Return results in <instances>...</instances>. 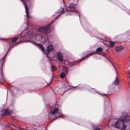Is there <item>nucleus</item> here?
<instances>
[{
  "mask_svg": "<svg viewBox=\"0 0 130 130\" xmlns=\"http://www.w3.org/2000/svg\"><path fill=\"white\" fill-rule=\"evenodd\" d=\"M111 121L114 122L112 124L113 126L122 130H124L126 127V123L128 122H130V117L128 116L127 112H124L122 113V116L118 120L112 119Z\"/></svg>",
  "mask_w": 130,
  "mask_h": 130,
  "instance_id": "1",
  "label": "nucleus"
},
{
  "mask_svg": "<svg viewBox=\"0 0 130 130\" xmlns=\"http://www.w3.org/2000/svg\"><path fill=\"white\" fill-rule=\"evenodd\" d=\"M31 42H32V43L35 44L37 46L40 48L41 49V50L44 53H45V54L46 55V56L47 57H48L47 54L50 52L53 51V45L52 44L49 45L47 46L46 52L45 51V49L42 45L39 44H36L32 41H31Z\"/></svg>",
  "mask_w": 130,
  "mask_h": 130,
  "instance_id": "2",
  "label": "nucleus"
},
{
  "mask_svg": "<svg viewBox=\"0 0 130 130\" xmlns=\"http://www.w3.org/2000/svg\"><path fill=\"white\" fill-rule=\"evenodd\" d=\"M49 115L50 116V118H52V117H55V118L53 119V120H54L56 118H59L61 117L62 113L58 108L55 107L53 109L52 111L49 113Z\"/></svg>",
  "mask_w": 130,
  "mask_h": 130,
  "instance_id": "3",
  "label": "nucleus"
},
{
  "mask_svg": "<svg viewBox=\"0 0 130 130\" xmlns=\"http://www.w3.org/2000/svg\"><path fill=\"white\" fill-rule=\"evenodd\" d=\"M25 36H22L21 37L20 39V41L18 43H16L15 44L13 45L11 47L10 46V45H11V44H13V42H15L18 39V38L17 37H13L10 39L9 41V44L10 45L9 48L8 50L7 51V52H8L10 50L11 48L15 46V45H17L19 43H20L22 42H23L24 41L23 40L25 38Z\"/></svg>",
  "mask_w": 130,
  "mask_h": 130,
  "instance_id": "4",
  "label": "nucleus"
},
{
  "mask_svg": "<svg viewBox=\"0 0 130 130\" xmlns=\"http://www.w3.org/2000/svg\"><path fill=\"white\" fill-rule=\"evenodd\" d=\"M35 35L36 36L34 37V38L32 39L35 40L39 41L43 43L47 40V35H46L45 36H43L40 34H37V35Z\"/></svg>",
  "mask_w": 130,
  "mask_h": 130,
  "instance_id": "5",
  "label": "nucleus"
},
{
  "mask_svg": "<svg viewBox=\"0 0 130 130\" xmlns=\"http://www.w3.org/2000/svg\"><path fill=\"white\" fill-rule=\"evenodd\" d=\"M50 25L44 27H41L39 28L38 30L40 32L46 34L49 32Z\"/></svg>",
  "mask_w": 130,
  "mask_h": 130,
  "instance_id": "6",
  "label": "nucleus"
},
{
  "mask_svg": "<svg viewBox=\"0 0 130 130\" xmlns=\"http://www.w3.org/2000/svg\"><path fill=\"white\" fill-rule=\"evenodd\" d=\"M104 105L105 108H107L108 109V114H110V108L109 107L110 104L109 101L108 100H105L104 102Z\"/></svg>",
  "mask_w": 130,
  "mask_h": 130,
  "instance_id": "7",
  "label": "nucleus"
},
{
  "mask_svg": "<svg viewBox=\"0 0 130 130\" xmlns=\"http://www.w3.org/2000/svg\"><path fill=\"white\" fill-rule=\"evenodd\" d=\"M12 112L11 110H9L8 109H6L4 110H3L1 112L2 113H3V114H2V115L3 116L8 115L11 113Z\"/></svg>",
  "mask_w": 130,
  "mask_h": 130,
  "instance_id": "8",
  "label": "nucleus"
},
{
  "mask_svg": "<svg viewBox=\"0 0 130 130\" xmlns=\"http://www.w3.org/2000/svg\"><path fill=\"white\" fill-rule=\"evenodd\" d=\"M100 54V55H102V54L101 53H90L88 55H87V56H84V57H83V58H82L81 59H79V60H77V62H78L79 61H82V60H84L85 58H87L89 57L90 56L92 55H93V54Z\"/></svg>",
  "mask_w": 130,
  "mask_h": 130,
  "instance_id": "9",
  "label": "nucleus"
},
{
  "mask_svg": "<svg viewBox=\"0 0 130 130\" xmlns=\"http://www.w3.org/2000/svg\"><path fill=\"white\" fill-rule=\"evenodd\" d=\"M69 13H67L68 12V10H67L66 9V14L67 15H73L72 13H77L78 14L79 16V19H80V15H79V13L77 11L75 10H69Z\"/></svg>",
  "mask_w": 130,
  "mask_h": 130,
  "instance_id": "10",
  "label": "nucleus"
},
{
  "mask_svg": "<svg viewBox=\"0 0 130 130\" xmlns=\"http://www.w3.org/2000/svg\"><path fill=\"white\" fill-rule=\"evenodd\" d=\"M57 59L59 61L62 62L63 61V57L62 53L61 52H59L57 54Z\"/></svg>",
  "mask_w": 130,
  "mask_h": 130,
  "instance_id": "11",
  "label": "nucleus"
},
{
  "mask_svg": "<svg viewBox=\"0 0 130 130\" xmlns=\"http://www.w3.org/2000/svg\"><path fill=\"white\" fill-rule=\"evenodd\" d=\"M64 13V9L63 8H61L60 9V10H59V11L57 12H56V13H55V14H59V13H60V14L58 15L57 17H56V18H55V20L53 21L52 22V23H53V22L55 21L56 19L59 16V15L61 14H62V13Z\"/></svg>",
  "mask_w": 130,
  "mask_h": 130,
  "instance_id": "12",
  "label": "nucleus"
},
{
  "mask_svg": "<svg viewBox=\"0 0 130 130\" xmlns=\"http://www.w3.org/2000/svg\"><path fill=\"white\" fill-rule=\"evenodd\" d=\"M70 87L71 86H69L68 82L66 79V90H67L70 89Z\"/></svg>",
  "mask_w": 130,
  "mask_h": 130,
  "instance_id": "13",
  "label": "nucleus"
},
{
  "mask_svg": "<svg viewBox=\"0 0 130 130\" xmlns=\"http://www.w3.org/2000/svg\"><path fill=\"white\" fill-rule=\"evenodd\" d=\"M75 4L73 3H72L68 6V7L70 9H74L75 8Z\"/></svg>",
  "mask_w": 130,
  "mask_h": 130,
  "instance_id": "14",
  "label": "nucleus"
},
{
  "mask_svg": "<svg viewBox=\"0 0 130 130\" xmlns=\"http://www.w3.org/2000/svg\"><path fill=\"white\" fill-rule=\"evenodd\" d=\"M123 49V48L122 46H120L116 47V50L117 52H120L121 50H122Z\"/></svg>",
  "mask_w": 130,
  "mask_h": 130,
  "instance_id": "15",
  "label": "nucleus"
},
{
  "mask_svg": "<svg viewBox=\"0 0 130 130\" xmlns=\"http://www.w3.org/2000/svg\"><path fill=\"white\" fill-rule=\"evenodd\" d=\"M113 83L116 85H118L119 84V81L117 76L116 77L115 79L113 82Z\"/></svg>",
  "mask_w": 130,
  "mask_h": 130,
  "instance_id": "16",
  "label": "nucleus"
},
{
  "mask_svg": "<svg viewBox=\"0 0 130 130\" xmlns=\"http://www.w3.org/2000/svg\"><path fill=\"white\" fill-rule=\"evenodd\" d=\"M57 68L55 66L52 65L51 66V69L53 71H56L57 70Z\"/></svg>",
  "mask_w": 130,
  "mask_h": 130,
  "instance_id": "17",
  "label": "nucleus"
},
{
  "mask_svg": "<svg viewBox=\"0 0 130 130\" xmlns=\"http://www.w3.org/2000/svg\"><path fill=\"white\" fill-rule=\"evenodd\" d=\"M60 76L61 78L63 79L65 77V73L64 72H61L60 74Z\"/></svg>",
  "mask_w": 130,
  "mask_h": 130,
  "instance_id": "18",
  "label": "nucleus"
},
{
  "mask_svg": "<svg viewBox=\"0 0 130 130\" xmlns=\"http://www.w3.org/2000/svg\"><path fill=\"white\" fill-rule=\"evenodd\" d=\"M2 72V70L1 73L0 74V79L1 80H3L5 81V79L3 75Z\"/></svg>",
  "mask_w": 130,
  "mask_h": 130,
  "instance_id": "19",
  "label": "nucleus"
},
{
  "mask_svg": "<svg viewBox=\"0 0 130 130\" xmlns=\"http://www.w3.org/2000/svg\"><path fill=\"white\" fill-rule=\"evenodd\" d=\"M109 46L111 47H113L115 45V42H110L109 43Z\"/></svg>",
  "mask_w": 130,
  "mask_h": 130,
  "instance_id": "20",
  "label": "nucleus"
},
{
  "mask_svg": "<svg viewBox=\"0 0 130 130\" xmlns=\"http://www.w3.org/2000/svg\"><path fill=\"white\" fill-rule=\"evenodd\" d=\"M96 51L97 52H102V50L101 47H99L96 49Z\"/></svg>",
  "mask_w": 130,
  "mask_h": 130,
  "instance_id": "21",
  "label": "nucleus"
},
{
  "mask_svg": "<svg viewBox=\"0 0 130 130\" xmlns=\"http://www.w3.org/2000/svg\"><path fill=\"white\" fill-rule=\"evenodd\" d=\"M90 88H91V89H93V90H94V92H96L98 93L99 94H100V95H103H103H106V94H102L100 93H98V92H97V90H95V89H94L93 88V89H92V88H91V87H90Z\"/></svg>",
  "mask_w": 130,
  "mask_h": 130,
  "instance_id": "22",
  "label": "nucleus"
},
{
  "mask_svg": "<svg viewBox=\"0 0 130 130\" xmlns=\"http://www.w3.org/2000/svg\"><path fill=\"white\" fill-rule=\"evenodd\" d=\"M68 64L70 66L73 65L74 64L72 62H68Z\"/></svg>",
  "mask_w": 130,
  "mask_h": 130,
  "instance_id": "23",
  "label": "nucleus"
},
{
  "mask_svg": "<svg viewBox=\"0 0 130 130\" xmlns=\"http://www.w3.org/2000/svg\"><path fill=\"white\" fill-rule=\"evenodd\" d=\"M93 130H101L100 129V128H96L93 129Z\"/></svg>",
  "mask_w": 130,
  "mask_h": 130,
  "instance_id": "24",
  "label": "nucleus"
},
{
  "mask_svg": "<svg viewBox=\"0 0 130 130\" xmlns=\"http://www.w3.org/2000/svg\"><path fill=\"white\" fill-rule=\"evenodd\" d=\"M66 73H67L68 72V70L67 69L66 67Z\"/></svg>",
  "mask_w": 130,
  "mask_h": 130,
  "instance_id": "25",
  "label": "nucleus"
},
{
  "mask_svg": "<svg viewBox=\"0 0 130 130\" xmlns=\"http://www.w3.org/2000/svg\"><path fill=\"white\" fill-rule=\"evenodd\" d=\"M8 53V52H7L6 53V54H5V55L4 57H5V56L7 55V54Z\"/></svg>",
  "mask_w": 130,
  "mask_h": 130,
  "instance_id": "26",
  "label": "nucleus"
},
{
  "mask_svg": "<svg viewBox=\"0 0 130 130\" xmlns=\"http://www.w3.org/2000/svg\"><path fill=\"white\" fill-rule=\"evenodd\" d=\"M102 55L103 56V57H106L104 56V55H102Z\"/></svg>",
  "mask_w": 130,
  "mask_h": 130,
  "instance_id": "27",
  "label": "nucleus"
},
{
  "mask_svg": "<svg viewBox=\"0 0 130 130\" xmlns=\"http://www.w3.org/2000/svg\"><path fill=\"white\" fill-rule=\"evenodd\" d=\"M77 87V86L74 87H74V88H75L76 87Z\"/></svg>",
  "mask_w": 130,
  "mask_h": 130,
  "instance_id": "28",
  "label": "nucleus"
},
{
  "mask_svg": "<svg viewBox=\"0 0 130 130\" xmlns=\"http://www.w3.org/2000/svg\"><path fill=\"white\" fill-rule=\"evenodd\" d=\"M63 0V3L64 4V0Z\"/></svg>",
  "mask_w": 130,
  "mask_h": 130,
  "instance_id": "29",
  "label": "nucleus"
},
{
  "mask_svg": "<svg viewBox=\"0 0 130 130\" xmlns=\"http://www.w3.org/2000/svg\"><path fill=\"white\" fill-rule=\"evenodd\" d=\"M105 111V112H107V111L106 110Z\"/></svg>",
  "mask_w": 130,
  "mask_h": 130,
  "instance_id": "30",
  "label": "nucleus"
},
{
  "mask_svg": "<svg viewBox=\"0 0 130 130\" xmlns=\"http://www.w3.org/2000/svg\"><path fill=\"white\" fill-rule=\"evenodd\" d=\"M78 88L79 89V88L78 87Z\"/></svg>",
  "mask_w": 130,
  "mask_h": 130,
  "instance_id": "31",
  "label": "nucleus"
}]
</instances>
